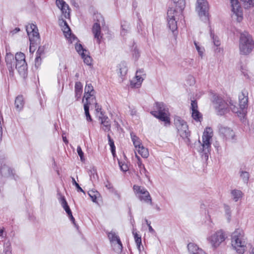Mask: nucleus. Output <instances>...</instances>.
<instances>
[{"label": "nucleus", "mask_w": 254, "mask_h": 254, "mask_svg": "<svg viewBox=\"0 0 254 254\" xmlns=\"http://www.w3.org/2000/svg\"><path fill=\"white\" fill-rule=\"evenodd\" d=\"M5 62L9 71L13 70L14 66L13 55L11 54H7L5 56Z\"/></svg>", "instance_id": "393cba45"}, {"label": "nucleus", "mask_w": 254, "mask_h": 254, "mask_svg": "<svg viewBox=\"0 0 254 254\" xmlns=\"http://www.w3.org/2000/svg\"><path fill=\"white\" fill-rule=\"evenodd\" d=\"M155 108L157 111L151 112V114L160 121L165 123V125L167 126L170 124V120L168 109L162 102H156Z\"/></svg>", "instance_id": "20e7f679"}, {"label": "nucleus", "mask_w": 254, "mask_h": 254, "mask_svg": "<svg viewBox=\"0 0 254 254\" xmlns=\"http://www.w3.org/2000/svg\"><path fill=\"white\" fill-rule=\"evenodd\" d=\"M231 3L232 17L238 22H241L243 18V10L238 0H229Z\"/></svg>", "instance_id": "9d476101"}, {"label": "nucleus", "mask_w": 254, "mask_h": 254, "mask_svg": "<svg viewBox=\"0 0 254 254\" xmlns=\"http://www.w3.org/2000/svg\"><path fill=\"white\" fill-rule=\"evenodd\" d=\"M230 108L233 113H236L237 116L241 118H244L247 111L243 110L241 108L239 109L235 105H234L233 103L231 102V101L230 102Z\"/></svg>", "instance_id": "5701e85b"}, {"label": "nucleus", "mask_w": 254, "mask_h": 254, "mask_svg": "<svg viewBox=\"0 0 254 254\" xmlns=\"http://www.w3.org/2000/svg\"><path fill=\"white\" fill-rule=\"evenodd\" d=\"M107 137H108V141H109V144L111 147V152L113 154V155H114L115 154V146L114 145V141L111 138L110 135L109 134H108L107 135Z\"/></svg>", "instance_id": "a19ab883"}, {"label": "nucleus", "mask_w": 254, "mask_h": 254, "mask_svg": "<svg viewBox=\"0 0 254 254\" xmlns=\"http://www.w3.org/2000/svg\"><path fill=\"white\" fill-rule=\"evenodd\" d=\"M119 164L120 166L121 169L122 171H123L124 172H126L128 170L127 166V165H125V164L121 165V163L120 162H119Z\"/></svg>", "instance_id": "5fc2aeb1"}, {"label": "nucleus", "mask_w": 254, "mask_h": 254, "mask_svg": "<svg viewBox=\"0 0 254 254\" xmlns=\"http://www.w3.org/2000/svg\"><path fill=\"white\" fill-rule=\"evenodd\" d=\"M130 115L131 116H133V115H135L136 113V111L135 109H130Z\"/></svg>", "instance_id": "680f3d73"}, {"label": "nucleus", "mask_w": 254, "mask_h": 254, "mask_svg": "<svg viewBox=\"0 0 254 254\" xmlns=\"http://www.w3.org/2000/svg\"><path fill=\"white\" fill-rule=\"evenodd\" d=\"M130 137L136 149L142 145L141 140L133 132L130 133Z\"/></svg>", "instance_id": "7c9ffc66"}, {"label": "nucleus", "mask_w": 254, "mask_h": 254, "mask_svg": "<svg viewBox=\"0 0 254 254\" xmlns=\"http://www.w3.org/2000/svg\"><path fill=\"white\" fill-rule=\"evenodd\" d=\"M20 31V29L19 28H15L12 31V34H15V33H16L17 32H18V31Z\"/></svg>", "instance_id": "e2e57ef3"}, {"label": "nucleus", "mask_w": 254, "mask_h": 254, "mask_svg": "<svg viewBox=\"0 0 254 254\" xmlns=\"http://www.w3.org/2000/svg\"><path fill=\"white\" fill-rule=\"evenodd\" d=\"M227 237L222 230H219L212 233L207 240L213 248H218L223 243Z\"/></svg>", "instance_id": "6e6552de"}, {"label": "nucleus", "mask_w": 254, "mask_h": 254, "mask_svg": "<svg viewBox=\"0 0 254 254\" xmlns=\"http://www.w3.org/2000/svg\"><path fill=\"white\" fill-rule=\"evenodd\" d=\"M75 49L79 54L81 55L82 52L87 53V51L84 49L81 44H76L75 45Z\"/></svg>", "instance_id": "37998d69"}, {"label": "nucleus", "mask_w": 254, "mask_h": 254, "mask_svg": "<svg viewBox=\"0 0 254 254\" xmlns=\"http://www.w3.org/2000/svg\"><path fill=\"white\" fill-rule=\"evenodd\" d=\"M254 48V40L252 36L247 32L240 35L239 40V50L240 54L248 55Z\"/></svg>", "instance_id": "f03ea898"}, {"label": "nucleus", "mask_w": 254, "mask_h": 254, "mask_svg": "<svg viewBox=\"0 0 254 254\" xmlns=\"http://www.w3.org/2000/svg\"><path fill=\"white\" fill-rule=\"evenodd\" d=\"M129 29V25L128 22L124 21L121 22V34L122 36H125L128 31Z\"/></svg>", "instance_id": "72a5a7b5"}, {"label": "nucleus", "mask_w": 254, "mask_h": 254, "mask_svg": "<svg viewBox=\"0 0 254 254\" xmlns=\"http://www.w3.org/2000/svg\"><path fill=\"white\" fill-rule=\"evenodd\" d=\"M219 132L226 139H233L235 136L234 131L230 128L221 127L219 129Z\"/></svg>", "instance_id": "aec40b11"}, {"label": "nucleus", "mask_w": 254, "mask_h": 254, "mask_svg": "<svg viewBox=\"0 0 254 254\" xmlns=\"http://www.w3.org/2000/svg\"><path fill=\"white\" fill-rule=\"evenodd\" d=\"M118 73L121 77V81H123L122 77L125 76L127 71V64L125 62H121L118 66Z\"/></svg>", "instance_id": "b1692460"}, {"label": "nucleus", "mask_w": 254, "mask_h": 254, "mask_svg": "<svg viewBox=\"0 0 254 254\" xmlns=\"http://www.w3.org/2000/svg\"><path fill=\"white\" fill-rule=\"evenodd\" d=\"M137 165L139 169L141 168L143 166H144V165L142 163L141 160L137 161Z\"/></svg>", "instance_id": "bf43d9fd"}, {"label": "nucleus", "mask_w": 254, "mask_h": 254, "mask_svg": "<svg viewBox=\"0 0 254 254\" xmlns=\"http://www.w3.org/2000/svg\"><path fill=\"white\" fill-rule=\"evenodd\" d=\"M211 36L212 37L213 42L214 45L215 46H216V47L220 46V41L218 37L216 36H215L214 35L211 34Z\"/></svg>", "instance_id": "09e8293b"}, {"label": "nucleus", "mask_w": 254, "mask_h": 254, "mask_svg": "<svg viewBox=\"0 0 254 254\" xmlns=\"http://www.w3.org/2000/svg\"><path fill=\"white\" fill-rule=\"evenodd\" d=\"M72 184L73 185L75 186L77 191H81V192H83L85 194V191L79 186V184L77 183H76L75 179L73 177L72 178Z\"/></svg>", "instance_id": "49530a36"}, {"label": "nucleus", "mask_w": 254, "mask_h": 254, "mask_svg": "<svg viewBox=\"0 0 254 254\" xmlns=\"http://www.w3.org/2000/svg\"><path fill=\"white\" fill-rule=\"evenodd\" d=\"M132 234L134 236V240L137 246V249L139 252L141 251L140 246L141 245V237L137 234L136 232L133 231Z\"/></svg>", "instance_id": "c9c22d12"}, {"label": "nucleus", "mask_w": 254, "mask_h": 254, "mask_svg": "<svg viewBox=\"0 0 254 254\" xmlns=\"http://www.w3.org/2000/svg\"><path fill=\"white\" fill-rule=\"evenodd\" d=\"M88 54V52L87 53L82 52L81 53V56L82 58L83 59L84 63L87 65H90L91 64V58Z\"/></svg>", "instance_id": "58836bf2"}, {"label": "nucleus", "mask_w": 254, "mask_h": 254, "mask_svg": "<svg viewBox=\"0 0 254 254\" xmlns=\"http://www.w3.org/2000/svg\"><path fill=\"white\" fill-rule=\"evenodd\" d=\"M138 153L143 158H147L149 156V152L148 149L142 145L139 146L136 149Z\"/></svg>", "instance_id": "473e14b6"}, {"label": "nucleus", "mask_w": 254, "mask_h": 254, "mask_svg": "<svg viewBox=\"0 0 254 254\" xmlns=\"http://www.w3.org/2000/svg\"><path fill=\"white\" fill-rule=\"evenodd\" d=\"M24 101L23 97L21 95L18 96L15 100V107L18 111H20L23 107Z\"/></svg>", "instance_id": "cd10ccee"}, {"label": "nucleus", "mask_w": 254, "mask_h": 254, "mask_svg": "<svg viewBox=\"0 0 254 254\" xmlns=\"http://www.w3.org/2000/svg\"><path fill=\"white\" fill-rule=\"evenodd\" d=\"M190 109L191 110V111L194 110H198L197 103L196 101H191Z\"/></svg>", "instance_id": "8fccbe9b"}, {"label": "nucleus", "mask_w": 254, "mask_h": 254, "mask_svg": "<svg viewBox=\"0 0 254 254\" xmlns=\"http://www.w3.org/2000/svg\"><path fill=\"white\" fill-rule=\"evenodd\" d=\"M70 220H71V221L72 222V223L75 225L76 226V224H75V219H74V218L73 217H72L70 219Z\"/></svg>", "instance_id": "0e129e2a"}, {"label": "nucleus", "mask_w": 254, "mask_h": 254, "mask_svg": "<svg viewBox=\"0 0 254 254\" xmlns=\"http://www.w3.org/2000/svg\"><path fill=\"white\" fill-rule=\"evenodd\" d=\"M242 72H243V73L244 74V75L245 76L247 77L248 78H250V76L249 75V73H248V71L247 70L245 69V70L244 71L243 69H242Z\"/></svg>", "instance_id": "13d9d810"}, {"label": "nucleus", "mask_w": 254, "mask_h": 254, "mask_svg": "<svg viewBox=\"0 0 254 254\" xmlns=\"http://www.w3.org/2000/svg\"><path fill=\"white\" fill-rule=\"evenodd\" d=\"M176 8L180 9V10H183L186 6L185 0H172Z\"/></svg>", "instance_id": "f704fd0d"}, {"label": "nucleus", "mask_w": 254, "mask_h": 254, "mask_svg": "<svg viewBox=\"0 0 254 254\" xmlns=\"http://www.w3.org/2000/svg\"><path fill=\"white\" fill-rule=\"evenodd\" d=\"M231 244L232 247L240 254H243L246 248V242L244 231L236 229L232 234Z\"/></svg>", "instance_id": "f257e3e1"}, {"label": "nucleus", "mask_w": 254, "mask_h": 254, "mask_svg": "<svg viewBox=\"0 0 254 254\" xmlns=\"http://www.w3.org/2000/svg\"><path fill=\"white\" fill-rule=\"evenodd\" d=\"M208 3L206 0H197L196 10L200 17H203L204 20L208 19Z\"/></svg>", "instance_id": "9b49d317"}, {"label": "nucleus", "mask_w": 254, "mask_h": 254, "mask_svg": "<svg viewBox=\"0 0 254 254\" xmlns=\"http://www.w3.org/2000/svg\"><path fill=\"white\" fill-rule=\"evenodd\" d=\"M3 254H11V252L9 251L6 250L4 251V253Z\"/></svg>", "instance_id": "774afa93"}, {"label": "nucleus", "mask_w": 254, "mask_h": 254, "mask_svg": "<svg viewBox=\"0 0 254 254\" xmlns=\"http://www.w3.org/2000/svg\"><path fill=\"white\" fill-rule=\"evenodd\" d=\"M60 202H61L62 207L67 214L71 212V211L64 196H61Z\"/></svg>", "instance_id": "2f4dec72"}, {"label": "nucleus", "mask_w": 254, "mask_h": 254, "mask_svg": "<svg viewBox=\"0 0 254 254\" xmlns=\"http://www.w3.org/2000/svg\"><path fill=\"white\" fill-rule=\"evenodd\" d=\"M133 56L135 57V59H138L139 56V53L137 50H134V53L133 54Z\"/></svg>", "instance_id": "4d7b16f0"}, {"label": "nucleus", "mask_w": 254, "mask_h": 254, "mask_svg": "<svg viewBox=\"0 0 254 254\" xmlns=\"http://www.w3.org/2000/svg\"><path fill=\"white\" fill-rule=\"evenodd\" d=\"M145 222L146 223V224L147 225V226H148V229H149V231L150 232V233H154L155 232V231L152 228V227H151V226L150 225V222H149L146 219H145Z\"/></svg>", "instance_id": "603ef678"}, {"label": "nucleus", "mask_w": 254, "mask_h": 254, "mask_svg": "<svg viewBox=\"0 0 254 254\" xmlns=\"http://www.w3.org/2000/svg\"><path fill=\"white\" fill-rule=\"evenodd\" d=\"M188 249L190 254H206L203 250L194 243H189L188 245Z\"/></svg>", "instance_id": "412c9836"}, {"label": "nucleus", "mask_w": 254, "mask_h": 254, "mask_svg": "<svg viewBox=\"0 0 254 254\" xmlns=\"http://www.w3.org/2000/svg\"><path fill=\"white\" fill-rule=\"evenodd\" d=\"M41 59L40 58V57H37L36 59H35V62H36V64L37 63H38L39 62V61H41Z\"/></svg>", "instance_id": "338daca9"}, {"label": "nucleus", "mask_w": 254, "mask_h": 254, "mask_svg": "<svg viewBox=\"0 0 254 254\" xmlns=\"http://www.w3.org/2000/svg\"><path fill=\"white\" fill-rule=\"evenodd\" d=\"M194 44L199 55L202 58L203 57V52L204 51V48L200 47L199 45H198V43H197L196 41H194Z\"/></svg>", "instance_id": "79ce46f5"}, {"label": "nucleus", "mask_w": 254, "mask_h": 254, "mask_svg": "<svg viewBox=\"0 0 254 254\" xmlns=\"http://www.w3.org/2000/svg\"><path fill=\"white\" fill-rule=\"evenodd\" d=\"M183 10L180 9L169 7L167 13V27L172 32H174L178 29L177 20L179 19V16Z\"/></svg>", "instance_id": "39448f33"}, {"label": "nucleus", "mask_w": 254, "mask_h": 254, "mask_svg": "<svg viewBox=\"0 0 254 254\" xmlns=\"http://www.w3.org/2000/svg\"><path fill=\"white\" fill-rule=\"evenodd\" d=\"M88 194L93 202L97 203V200L101 197V195L99 192L94 190H91L88 191Z\"/></svg>", "instance_id": "c85d7f7f"}, {"label": "nucleus", "mask_w": 254, "mask_h": 254, "mask_svg": "<svg viewBox=\"0 0 254 254\" xmlns=\"http://www.w3.org/2000/svg\"><path fill=\"white\" fill-rule=\"evenodd\" d=\"M213 135V131L210 127H206L204 130L202 136V142L199 140L200 143V146L198 150L200 153H202V156L204 155V158L206 159H208V154L210 151L211 142L210 140L212 138Z\"/></svg>", "instance_id": "7ed1b4c3"}, {"label": "nucleus", "mask_w": 254, "mask_h": 254, "mask_svg": "<svg viewBox=\"0 0 254 254\" xmlns=\"http://www.w3.org/2000/svg\"><path fill=\"white\" fill-rule=\"evenodd\" d=\"M231 194L233 200L237 202L243 197L244 194L241 190L234 189L231 191Z\"/></svg>", "instance_id": "bb28decb"}, {"label": "nucleus", "mask_w": 254, "mask_h": 254, "mask_svg": "<svg viewBox=\"0 0 254 254\" xmlns=\"http://www.w3.org/2000/svg\"><path fill=\"white\" fill-rule=\"evenodd\" d=\"M63 139L64 142H65L66 144L68 143V140H67L66 137L63 136Z\"/></svg>", "instance_id": "69168bd1"}, {"label": "nucleus", "mask_w": 254, "mask_h": 254, "mask_svg": "<svg viewBox=\"0 0 254 254\" xmlns=\"http://www.w3.org/2000/svg\"><path fill=\"white\" fill-rule=\"evenodd\" d=\"M56 4L64 14V17L67 18L69 16V6L63 0H57Z\"/></svg>", "instance_id": "6ab92c4d"}, {"label": "nucleus", "mask_w": 254, "mask_h": 254, "mask_svg": "<svg viewBox=\"0 0 254 254\" xmlns=\"http://www.w3.org/2000/svg\"><path fill=\"white\" fill-rule=\"evenodd\" d=\"M108 236L112 246H115L114 248L115 251L118 253L121 252L123 246L120 238L117 234L114 232L111 231L108 233Z\"/></svg>", "instance_id": "f8f14e48"}, {"label": "nucleus", "mask_w": 254, "mask_h": 254, "mask_svg": "<svg viewBox=\"0 0 254 254\" xmlns=\"http://www.w3.org/2000/svg\"><path fill=\"white\" fill-rule=\"evenodd\" d=\"M139 171H140V173L141 174H143L145 175V176L146 177H148L147 176V170H146V169L145 168V167L144 166H143L141 168H140L139 169Z\"/></svg>", "instance_id": "864d4df0"}, {"label": "nucleus", "mask_w": 254, "mask_h": 254, "mask_svg": "<svg viewBox=\"0 0 254 254\" xmlns=\"http://www.w3.org/2000/svg\"><path fill=\"white\" fill-rule=\"evenodd\" d=\"M15 63L18 62H23L25 61V55L21 53H17L15 56Z\"/></svg>", "instance_id": "ea45409f"}, {"label": "nucleus", "mask_w": 254, "mask_h": 254, "mask_svg": "<svg viewBox=\"0 0 254 254\" xmlns=\"http://www.w3.org/2000/svg\"><path fill=\"white\" fill-rule=\"evenodd\" d=\"M240 176L245 182H247L249 178V174L246 171H241L240 172Z\"/></svg>", "instance_id": "a18cd8bd"}, {"label": "nucleus", "mask_w": 254, "mask_h": 254, "mask_svg": "<svg viewBox=\"0 0 254 254\" xmlns=\"http://www.w3.org/2000/svg\"><path fill=\"white\" fill-rule=\"evenodd\" d=\"M100 20L98 19L97 22L95 23L93 26L92 32L94 34V37L97 39V43L100 44L101 42V27L100 24Z\"/></svg>", "instance_id": "dca6fc26"}, {"label": "nucleus", "mask_w": 254, "mask_h": 254, "mask_svg": "<svg viewBox=\"0 0 254 254\" xmlns=\"http://www.w3.org/2000/svg\"><path fill=\"white\" fill-rule=\"evenodd\" d=\"M212 101L218 115H222L227 112L228 105L220 96L214 95Z\"/></svg>", "instance_id": "1a4fd4ad"}, {"label": "nucleus", "mask_w": 254, "mask_h": 254, "mask_svg": "<svg viewBox=\"0 0 254 254\" xmlns=\"http://www.w3.org/2000/svg\"><path fill=\"white\" fill-rule=\"evenodd\" d=\"M137 197L140 201H143L147 203L150 204V205H152L151 197L149 192L146 189L142 190L139 193V195H137Z\"/></svg>", "instance_id": "f3484780"}, {"label": "nucleus", "mask_w": 254, "mask_h": 254, "mask_svg": "<svg viewBox=\"0 0 254 254\" xmlns=\"http://www.w3.org/2000/svg\"><path fill=\"white\" fill-rule=\"evenodd\" d=\"M100 115L99 119L101 121V124L102 126V129L105 131H109L111 129L110 120L108 117L103 116L102 112H100Z\"/></svg>", "instance_id": "a211bd4d"}, {"label": "nucleus", "mask_w": 254, "mask_h": 254, "mask_svg": "<svg viewBox=\"0 0 254 254\" xmlns=\"http://www.w3.org/2000/svg\"><path fill=\"white\" fill-rule=\"evenodd\" d=\"M242 1L246 3L248 6H254V0H241Z\"/></svg>", "instance_id": "3c124183"}, {"label": "nucleus", "mask_w": 254, "mask_h": 254, "mask_svg": "<svg viewBox=\"0 0 254 254\" xmlns=\"http://www.w3.org/2000/svg\"><path fill=\"white\" fill-rule=\"evenodd\" d=\"M139 71H137L135 77L132 79L130 82L131 86L132 87L138 88L141 85L143 79L139 75H138Z\"/></svg>", "instance_id": "a878e982"}, {"label": "nucleus", "mask_w": 254, "mask_h": 254, "mask_svg": "<svg viewBox=\"0 0 254 254\" xmlns=\"http://www.w3.org/2000/svg\"><path fill=\"white\" fill-rule=\"evenodd\" d=\"M133 190L136 195H139V193L142 190H144L145 188L143 187L139 186L137 185H134Z\"/></svg>", "instance_id": "c03bdc74"}, {"label": "nucleus", "mask_w": 254, "mask_h": 254, "mask_svg": "<svg viewBox=\"0 0 254 254\" xmlns=\"http://www.w3.org/2000/svg\"><path fill=\"white\" fill-rule=\"evenodd\" d=\"M82 93V85L80 82H76L75 84V96L78 100Z\"/></svg>", "instance_id": "c756f323"}, {"label": "nucleus", "mask_w": 254, "mask_h": 254, "mask_svg": "<svg viewBox=\"0 0 254 254\" xmlns=\"http://www.w3.org/2000/svg\"><path fill=\"white\" fill-rule=\"evenodd\" d=\"M26 31L29 36L30 44V51L32 47L37 46L40 41V36L38 30L36 25L30 24L26 26Z\"/></svg>", "instance_id": "0eeeda50"}, {"label": "nucleus", "mask_w": 254, "mask_h": 254, "mask_svg": "<svg viewBox=\"0 0 254 254\" xmlns=\"http://www.w3.org/2000/svg\"><path fill=\"white\" fill-rule=\"evenodd\" d=\"M90 105H91V103H88V102H85L84 104V110L85 111V114L86 116V120L88 121L91 122L92 121V118L90 115L89 112V106Z\"/></svg>", "instance_id": "4c0bfd02"}, {"label": "nucleus", "mask_w": 254, "mask_h": 254, "mask_svg": "<svg viewBox=\"0 0 254 254\" xmlns=\"http://www.w3.org/2000/svg\"><path fill=\"white\" fill-rule=\"evenodd\" d=\"M174 125L181 137L185 139L186 141L190 142L189 136L190 135V132L187 122L181 117L176 116L174 117Z\"/></svg>", "instance_id": "423d86ee"}, {"label": "nucleus", "mask_w": 254, "mask_h": 254, "mask_svg": "<svg viewBox=\"0 0 254 254\" xmlns=\"http://www.w3.org/2000/svg\"><path fill=\"white\" fill-rule=\"evenodd\" d=\"M248 93L247 91L244 90L242 91L241 93L239 95L240 108L246 111L248 102Z\"/></svg>", "instance_id": "2eb2a0df"}, {"label": "nucleus", "mask_w": 254, "mask_h": 254, "mask_svg": "<svg viewBox=\"0 0 254 254\" xmlns=\"http://www.w3.org/2000/svg\"><path fill=\"white\" fill-rule=\"evenodd\" d=\"M60 24L65 37L70 43H72L77 40L76 37L71 34L70 29L65 20H63L60 22Z\"/></svg>", "instance_id": "4468645a"}, {"label": "nucleus", "mask_w": 254, "mask_h": 254, "mask_svg": "<svg viewBox=\"0 0 254 254\" xmlns=\"http://www.w3.org/2000/svg\"><path fill=\"white\" fill-rule=\"evenodd\" d=\"M15 66V68L17 70L20 75L25 76L27 70V64L25 61L16 63Z\"/></svg>", "instance_id": "4be33fe9"}, {"label": "nucleus", "mask_w": 254, "mask_h": 254, "mask_svg": "<svg viewBox=\"0 0 254 254\" xmlns=\"http://www.w3.org/2000/svg\"><path fill=\"white\" fill-rule=\"evenodd\" d=\"M95 91L91 83L86 84L84 89V95L82 99L84 102V99L86 102L88 103H95Z\"/></svg>", "instance_id": "ddd939ff"}, {"label": "nucleus", "mask_w": 254, "mask_h": 254, "mask_svg": "<svg viewBox=\"0 0 254 254\" xmlns=\"http://www.w3.org/2000/svg\"><path fill=\"white\" fill-rule=\"evenodd\" d=\"M91 104H94L95 105V108L96 112H99L101 110V108H99V106H98V104L96 102V100L95 99V103H92Z\"/></svg>", "instance_id": "6e6d98bb"}, {"label": "nucleus", "mask_w": 254, "mask_h": 254, "mask_svg": "<svg viewBox=\"0 0 254 254\" xmlns=\"http://www.w3.org/2000/svg\"><path fill=\"white\" fill-rule=\"evenodd\" d=\"M105 187L109 190L113 188L112 184L108 182H107V184L105 185Z\"/></svg>", "instance_id": "052dcab7"}, {"label": "nucleus", "mask_w": 254, "mask_h": 254, "mask_svg": "<svg viewBox=\"0 0 254 254\" xmlns=\"http://www.w3.org/2000/svg\"><path fill=\"white\" fill-rule=\"evenodd\" d=\"M191 117L196 122H201L202 119V115L198 110L191 111Z\"/></svg>", "instance_id": "e433bc0d"}, {"label": "nucleus", "mask_w": 254, "mask_h": 254, "mask_svg": "<svg viewBox=\"0 0 254 254\" xmlns=\"http://www.w3.org/2000/svg\"><path fill=\"white\" fill-rule=\"evenodd\" d=\"M77 153L80 157V160L81 161H84L85 160L84 157V153L83 151H82L81 148L80 146H78L77 147Z\"/></svg>", "instance_id": "de8ad7c7"}]
</instances>
